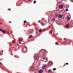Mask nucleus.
<instances>
[{
  "label": "nucleus",
  "instance_id": "1",
  "mask_svg": "<svg viewBox=\"0 0 73 73\" xmlns=\"http://www.w3.org/2000/svg\"><path fill=\"white\" fill-rule=\"evenodd\" d=\"M28 50V49L27 48V47H25V48H23V51L24 52H27V50Z\"/></svg>",
  "mask_w": 73,
  "mask_h": 73
},
{
  "label": "nucleus",
  "instance_id": "2",
  "mask_svg": "<svg viewBox=\"0 0 73 73\" xmlns=\"http://www.w3.org/2000/svg\"><path fill=\"white\" fill-rule=\"evenodd\" d=\"M53 65V62H50L49 64V65L50 66H51L52 65Z\"/></svg>",
  "mask_w": 73,
  "mask_h": 73
},
{
  "label": "nucleus",
  "instance_id": "3",
  "mask_svg": "<svg viewBox=\"0 0 73 73\" xmlns=\"http://www.w3.org/2000/svg\"><path fill=\"white\" fill-rule=\"evenodd\" d=\"M47 67V66H44L42 67V68L43 69H45Z\"/></svg>",
  "mask_w": 73,
  "mask_h": 73
},
{
  "label": "nucleus",
  "instance_id": "4",
  "mask_svg": "<svg viewBox=\"0 0 73 73\" xmlns=\"http://www.w3.org/2000/svg\"><path fill=\"white\" fill-rule=\"evenodd\" d=\"M64 7V6L62 5H60L59 6V8H63Z\"/></svg>",
  "mask_w": 73,
  "mask_h": 73
},
{
  "label": "nucleus",
  "instance_id": "5",
  "mask_svg": "<svg viewBox=\"0 0 73 73\" xmlns=\"http://www.w3.org/2000/svg\"><path fill=\"white\" fill-rule=\"evenodd\" d=\"M55 15L56 17H58V13H57L55 14Z\"/></svg>",
  "mask_w": 73,
  "mask_h": 73
},
{
  "label": "nucleus",
  "instance_id": "6",
  "mask_svg": "<svg viewBox=\"0 0 73 73\" xmlns=\"http://www.w3.org/2000/svg\"><path fill=\"white\" fill-rule=\"evenodd\" d=\"M42 72H43V71H42V70L41 69L40 70L39 72V73H42Z\"/></svg>",
  "mask_w": 73,
  "mask_h": 73
},
{
  "label": "nucleus",
  "instance_id": "7",
  "mask_svg": "<svg viewBox=\"0 0 73 73\" xmlns=\"http://www.w3.org/2000/svg\"><path fill=\"white\" fill-rule=\"evenodd\" d=\"M58 17L59 18H60V19H61V18H62V15H59Z\"/></svg>",
  "mask_w": 73,
  "mask_h": 73
},
{
  "label": "nucleus",
  "instance_id": "8",
  "mask_svg": "<svg viewBox=\"0 0 73 73\" xmlns=\"http://www.w3.org/2000/svg\"><path fill=\"white\" fill-rule=\"evenodd\" d=\"M49 33L50 34H52V30H50L49 31Z\"/></svg>",
  "mask_w": 73,
  "mask_h": 73
},
{
  "label": "nucleus",
  "instance_id": "9",
  "mask_svg": "<svg viewBox=\"0 0 73 73\" xmlns=\"http://www.w3.org/2000/svg\"><path fill=\"white\" fill-rule=\"evenodd\" d=\"M70 19V18L69 17H68L67 18V20L68 21L69 20V19Z\"/></svg>",
  "mask_w": 73,
  "mask_h": 73
},
{
  "label": "nucleus",
  "instance_id": "10",
  "mask_svg": "<svg viewBox=\"0 0 73 73\" xmlns=\"http://www.w3.org/2000/svg\"><path fill=\"white\" fill-rule=\"evenodd\" d=\"M69 26V25L68 24H67L66 25V27L67 28H68Z\"/></svg>",
  "mask_w": 73,
  "mask_h": 73
},
{
  "label": "nucleus",
  "instance_id": "11",
  "mask_svg": "<svg viewBox=\"0 0 73 73\" xmlns=\"http://www.w3.org/2000/svg\"><path fill=\"white\" fill-rule=\"evenodd\" d=\"M32 35H31L29 37V38H32Z\"/></svg>",
  "mask_w": 73,
  "mask_h": 73
},
{
  "label": "nucleus",
  "instance_id": "12",
  "mask_svg": "<svg viewBox=\"0 0 73 73\" xmlns=\"http://www.w3.org/2000/svg\"><path fill=\"white\" fill-rule=\"evenodd\" d=\"M19 41H22V40L21 39V38H20L19 39Z\"/></svg>",
  "mask_w": 73,
  "mask_h": 73
},
{
  "label": "nucleus",
  "instance_id": "13",
  "mask_svg": "<svg viewBox=\"0 0 73 73\" xmlns=\"http://www.w3.org/2000/svg\"><path fill=\"white\" fill-rule=\"evenodd\" d=\"M24 23L25 24V23H27V21L26 20H25L24 21Z\"/></svg>",
  "mask_w": 73,
  "mask_h": 73
},
{
  "label": "nucleus",
  "instance_id": "14",
  "mask_svg": "<svg viewBox=\"0 0 73 73\" xmlns=\"http://www.w3.org/2000/svg\"><path fill=\"white\" fill-rule=\"evenodd\" d=\"M37 55H35V56H34V57H35V58H36V57H37Z\"/></svg>",
  "mask_w": 73,
  "mask_h": 73
},
{
  "label": "nucleus",
  "instance_id": "15",
  "mask_svg": "<svg viewBox=\"0 0 73 73\" xmlns=\"http://www.w3.org/2000/svg\"><path fill=\"white\" fill-rule=\"evenodd\" d=\"M56 20V19L55 18H54L52 19V21H55Z\"/></svg>",
  "mask_w": 73,
  "mask_h": 73
},
{
  "label": "nucleus",
  "instance_id": "16",
  "mask_svg": "<svg viewBox=\"0 0 73 73\" xmlns=\"http://www.w3.org/2000/svg\"><path fill=\"white\" fill-rule=\"evenodd\" d=\"M53 70H54V71H55V70H56V68H53Z\"/></svg>",
  "mask_w": 73,
  "mask_h": 73
},
{
  "label": "nucleus",
  "instance_id": "17",
  "mask_svg": "<svg viewBox=\"0 0 73 73\" xmlns=\"http://www.w3.org/2000/svg\"><path fill=\"white\" fill-rule=\"evenodd\" d=\"M48 72H52V70H50V69L49 70Z\"/></svg>",
  "mask_w": 73,
  "mask_h": 73
},
{
  "label": "nucleus",
  "instance_id": "18",
  "mask_svg": "<svg viewBox=\"0 0 73 73\" xmlns=\"http://www.w3.org/2000/svg\"><path fill=\"white\" fill-rule=\"evenodd\" d=\"M33 33V31H30V33Z\"/></svg>",
  "mask_w": 73,
  "mask_h": 73
},
{
  "label": "nucleus",
  "instance_id": "19",
  "mask_svg": "<svg viewBox=\"0 0 73 73\" xmlns=\"http://www.w3.org/2000/svg\"><path fill=\"white\" fill-rule=\"evenodd\" d=\"M33 3L34 4H36V1H34L33 2Z\"/></svg>",
  "mask_w": 73,
  "mask_h": 73
},
{
  "label": "nucleus",
  "instance_id": "20",
  "mask_svg": "<svg viewBox=\"0 0 73 73\" xmlns=\"http://www.w3.org/2000/svg\"><path fill=\"white\" fill-rule=\"evenodd\" d=\"M39 32H42V30L41 29H39Z\"/></svg>",
  "mask_w": 73,
  "mask_h": 73
},
{
  "label": "nucleus",
  "instance_id": "21",
  "mask_svg": "<svg viewBox=\"0 0 73 73\" xmlns=\"http://www.w3.org/2000/svg\"><path fill=\"white\" fill-rule=\"evenodd\" d=\"M36 59H39V58L38 56H36Z\"/></svg>",
  "mask_w": 73,
  "mask_h": 73
},
{
  "label": "nucleus",
  "instance_id": "22",
  "mask_svg": "<svg viewBox=\"0 0 73 73\" xmlns=\"http://www.w3.org/2000/svg\"><path fill=\"white\" fill-rule=\"evenodd\" d=\"M12 42L13 44H14V43H15V41H14V40H13L12 41Z\"/></svg>",
  "mask_w": 73,
  "mask_h": 73
},
{
  "label": "nucleus",
  "instance_id": "23",
  "mask_svg": "<svg viewBox=\"0 0 73 73\" xmlns=\"http://www.w3.org/2000/svg\"><path fill=\"white\" fill-rule=\"evenodd\" d=\"M5 32V30H2V32L3 33H4V32Z\"/></svg>",
  "mask_w": 73,
  "mask_h": 73
},
{
  "label": "nucleus",
  "instance_id": "24",
  "mask_svg": "<svg viewBox=\"0 0 73 73\" xmlns=\"http://www.w3.org/2000/svg\"><path fill=\"white\" fill-rule=\"evenodd\" d=\"M69 11V9H66V11Z\"/></svg>",
  "mask_w": 73,
  "mask_h": 73
},
{
  "label": "nucleus",
  "instance_id": "25",
  "mask_svg": "<svg viewBox=\"0 0 73 73\" xmlns=\"http://www.w3.org/2000/svg\"><path fill=\"white\" fill-rule=\"evenodd\" d=\"M0 30L1 31H2H2H3V29H0Z\"/></svg>",
  "mask_w": 73,
  "mask_h": 73
},
{
  "label": "nucleus",
  "instance_id": "26",
  "mask_svg": "<svg viewBox=\"0 0 73 73\" xmlns=\"http://www.w3.org/2000/svg\"><path fill=\"white\" fill-rule=\"evenodd\" d=\"M70 1H72V2L73 3V0H70Z\"/></svg>",
  "mask_w": 73,
  "mask_h": 73
},
{
  "label": "nucleus",
  "instance_id": "27",
  "mask_svg": "<svg viewBox=\"0 0 73 73\" xmlns=\"http://www.w3.org/2000/svg\"><path fill=\"white\" fill-rule=\"evenodd\" d=\"M57 1H60V0H56Z\"/></svg>",
  "mask_w": 73,
  "mask_h": 73
},
{
  "label": "nucleus",
  "instance_id": "28",
  "mask_svg": "<svg viewBox=\"0 0 73 73\" xmlns=\"http://www.w3.org/2000/svg\"><path fill=\"white\" fill-rule=\"evenodd\" d=\"M7 31H5V33H7Z\"/></svg>",
  "mask_w": 73,
  "mask_h": 73
},
{
  "label": "nucleus",
  "instance_id": "29",
  "mask_svg": "<svg viewBox=\"0 0 73 73\" xmlns=\"http://www.w3.org/2000/svg\"><path fill=\"white\" fill-rule=\"evenodd\" d=\"M38 23H40V21H38Z\"/></svg>",
  "mask_w": 73,
  "mask_h": 73
},
{
  "label": "nucleus",
  "instance_id": "30",
  "mask_svg": "<svg viewBox=\"0 0 73 73\" xmlns=\"http://www.w3.org/2000/svg\"><path fill=\"white\" fill-rule=\"evenodd\" d=\"M66 64L68 65V63H66Z\"/></svg>",
  "mask_w": 73,
  "mask_h": 73
},
{
  "label": "nucleus",
  "instance_id": "31",
  "mask_svg": "<svg viewBox=\"0 0 73 73\" xmlns=\"http://www.w3.org/2000/svg\"><path fill=\"white\" fill-rule=\"evenodd\" d=\"M19 44H21V43H20V42H19Z\"/></svg>",
  "mask_w": 73,
  "mask_h": 73
},
{
  "label": "nucleus",
  "instance_id": "32",
  "mask_svg": "<svg viewBox=\"0 0 73 73\" xmlns=\"http://www.w3.org/2000/svg\"><path fill=\"white\" fill-rule=\"evenodd\" d=\"M7 34H9L8 32H7Z\"/></svg>",
  "mask_w": 73,
  "mask_h": 73
},
{
  "label": "nucleus",
  "instance_id": "33",
  "mask_svg": "<svg viewBox=\"0 0 73 73\" xmlns=\"http://www.w3.org/2000/svg\"><path fill=\"white\" fill-rule=\"evenodd\" d=\"M0 64H2V63H1V62H0Z\"/></svg>",
  "mask_w": 73,
  "mask_h": 73
},
{
  "label": "nucleus",
  "instance_id": "34",
  "mask_svg": "<svg viewBox=\"0 0 73 73\" xmlns=\"http://www.w3.org/2000/svg\"><path fill=\"white\" fill-rule=\"evenodd\" d=\"M41 24H44V23H41Z\"/></svg>",
  "mask_w": 73,
  "mask_h": 73
},
{
  "label": "nucleus",
  "instance_id": "35",
  "mask_svg": "<svg viewBox=\"0 0 73 73\" xmlns=\"http://www.w3.org/2000/svg\"><path fill=\"white\" fill-rule=\"evenodd\" d=\"M55 44H56V45H57V42L55 43Z\"/></svg>",
  "mask_w": 73,
  "mask_h": 73
},
{
  "label": "nucleus",
  "instance_id": "36",
  "mask_svg": "<svg viewBox=\"0 0 73 73\" xmlns=\"http://www.w3.org/2000/svg\"><path fill=\"white\" fill-rule=\"evenodd\" d=\"M43 58L44 60H45V58Z\"/></svg>",
  "mask_w": 73,
  "mask_h": 73
},
{
  "label": "nucleus",
  "instance_id": "37",
  "mask_svg": "<svg viewBox=\"0 0 73 73\" xmlns=\"http://www.w3.org/2000/svg\"><path fill=\"white\" fill-rule=\"evenodd\" d=\"M2 21H3V20H4V19H2Z\"/></svg>",
  "mask_w": 73,
  "mask_h": 73
},
{
  "label": "nucleus",
  "instance_id": "38",
  "mask_svg": "<svg viewBox=\"0 0 73 73\" xmlns=\"http://www.w3.org/2000/svg\"><path fill=\"white\" fill-rule=\"evenodd\" d=\"M0 24L1 25V23H0Z\"/></svg>",
  "mask_w": 73,
  "mask_h": 73
},
{
  "label": "nucleus",
  "instance_id": "39",
  "mask_svg": "<svg viewBox=\"0 0 73 73\" xmlns=\"http://www.w3.org/2000/svg\"><path fill=\"white\" fill-rule=\"evenodd\" d=\"M28 1H31V0H28Z\"/></svg>",
  "mask_w": 73,
  "mask_h": 73
},
{
  "label": "nucleus",
  "instance_id": "40",
  "mask_svg": "<svg viewBox=\"0 0 73 73\" xmlns=\"http://www.w3.org/2000/svg\"><path fill=\"white\" fill-rule=\"evenodd\" d=\"M1 51L2 52H3V50H2Z\"/></svg>",
  "mask_w": 73,
  "mask_h": 73
},
{
  "label": "nucleus",
  "instance_id": "41",
  "mask_svg": "<svg viewBox=\"0 0 73 73\" xmlns=\"http://www.w3.org/2000/svg\"><path fill=\"white\" fill-rule=\"evenodd\" d=\"M64 40H65V38H64Z\"/></svg>",
  "mask_w": 73,
  "mask_h": 73
},
{
  "label": "nucleus",
  "instance_id": "42",
  "mask_svg": "<svg viewBox=\"0 0 73 73\" xmlns=\"http://www.w3.org/2000/svg\"><path fill=\"white\" fill-rule=\"evenodd\" d=\"M32 30H33V31H34V29H32Z\"/></svg>",
  "mask_w": 73,
  "mask_h": 73
},
{
  "label": "nucleus",
  "instance_id": "43",
  "mask_svg": "<svg viewBox=\"0 0 73 73\" xmlns=\"http://www.w3.org/2000/svg\"><path fill=\"white\" fill-rule=\"evenodd\" d=\"M12 32H13V31H12Z\"/></svg>",
  "mask_w": 73,
  "mask_h": 73
},
{
  "label": "nucleus",
  "instance_id": "44",
  "mask_svg": "<svg viewBox=\"0 0 73 73\" xmlns=\"http://www.w3.org/2000/svg\"><path fill=\"white\" fill-rule=\"evenodd\" d=\"M16 57H17L16 56Z\"/></svg>",
  "mask_w": 73,
  "mask_h": 73
},
{
  "label": "nucleus",
  "instance_id": "45",
  "mask_svg": "<svg viewBox=\"0 0 73 73\" xmlns=\"http://www.w3.org/2000/svg\"><path fill=\"white\" fill-rule=\"evenodd\" d=\"M69 7V6H68V7Z\"/></svg>",
  "mask_w": 73,
  "mask_h": 73
}]
</instances>
